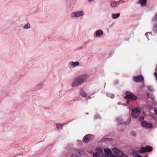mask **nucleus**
Here are the masks:
<instances>
[{"label":"nucleus","mask_w":157,"mask_h":157,"mask_svg":"<svg viewBox=\"0 0 157 157\" xmlns=\"http://www.w3.org/2000/svg\"><path fill=\"white\" fill-rule=\"evenodd\" d=\"M100 117H99V116L98 115H96L94 117V119H100Z\"/></svg>","instance_id":"393cba45"},{"label":"nucleus","mask_w":157,"mask_h":157,"mask_svg":"<svg viewBox=\"0 0 157 157\" xmlns=\"http://www.w3.org/2000/svg\"><path fill=\"white\" fill-rule=\"evenodd\" d=\"M147 0H139L138 3L140 4L142 7H144L146 6Z\"/></svg>","instance_id":"ddd939ff"},{"label":"nucleus","mask_w":157,"mask_h":157,"mask_svg":"<svg viewBox=\"0 0 157 157\" xmlns=\"http://www.w3.org/2000/svg\"><path fill=\"white\" fill-rule=\"evenodd\" d=\"M89 78V75L88 74L79 75L74 78L71 83V86L72 88L77 87L82 84Z\"/></svg>","instance_id":"f257e3e1"},{"label":"nucleus","mask_w":157,"mask_h":157,"mask_svg":"<svg viewBox=\"0 0 157 157\" xmlns=\"http://www.w3.org/2000/svg\"><path fill=\"white\" fill-rule=\"evenodd\" d=\"M145 36L147 37V38H148V40H149V38L147 37V36H151V34L149 32L145 34Z\"/></svg>","instance_id":"b1692460"},{"label":"nucleus","mask_w":157,"mask_h":157,"mask_svg":"<svg viewBox=\"0 0 157 157\" xmlns=\"http://www.w3.org/2000/svg\"><path fill=\"white\" fill-rule=\"evenodd\" d=\"M141 124L142 126L147 128H152V124L151 123H148L146 121L142 122L141 123Z\"/></svg>","instance_id":"9b49d317"},{"label":"nucleus","mask_w":157,"mask_h":157,"mask_svg":"<svg viewBox=\"0 0 157 157\" xmlns=\"http://www.w3.org/2000/svg\"><path fill=\"white\" fill-rule=\"evenodd\" d=\"M134 157H142L140 155H137L136 156H134Z\"/></svg>","instance_id":"f704fd0d"},{"label":"nucleus","mask_w":157,"mask_h":157,"mask_svg":"<svg viewBox=\"0 0 157 157\" xmlns=\"http://www.w3.org/2000/svg\"><path fill=\"white\" fill-rule=\"evenodd\" d=\"M104 35L103 31L100 29L96 30L94 33V36L96 38H100Z\"/></svg>","instance_id":"0eeeda50"},{"label":"nucleus","mask_w":157,"mask_h":157,"mask_svg":"<svg viewBox=\"0 0 157 157\" xmlns=\"http://www.w3.org/2000/svg\"><path fill=\"white\" fill-rule=\"evenodd\" d=\"M129 102V101L128 100V101H127V103H128Z\"/></svg>","instance_id":"58836bf2"},{"label":"nucleus","mask_w":157,"mask_h":157,"mask_svg":"<svg viewBox=\"0 0 157 157\" xmlns=\"http://www.w3.org/2000/svg\"><path fill=\"white\" fill-rule=\"evenodd\" d=\"M134 81L136 82H140L141 81L143 80V77L141 75L138 76L133 77Z\"/></svg>","instance_id":"f8f14e48"},{"label":"nucleus","mask_w":157,"mask_h":157,"mask_svg":"<svg viewBox=\"0 0 157 157\" xmlns=\"http://www.w3.org/2000/svg\"><path fill=\"white\" fill-rule=\"evenodd\" d=\"M154 112L157 115V108L154 109Z\"/></svg>","instance_id":"c756f323"},{"label":"nucleus","mask_w":157,"mask_h":157,"mask_svg":"<svg viewBox=\"0 0 157 157\" xmlns=\"http://www.w3.org/2000/svg\"><path fill=\"white\" fill-rule=\"evenodd\" d=\"M92 136L91 135H88L86 136L84 138L83 142L85 143L88 142L90 140V138L88 137H91Z\"/></svg>","instance_id":"2eb2a0df"},{"label":"nucleus","mask_w":157,"mask_h":157,"mask_svg":"<svg viewBox=\"0 0 157 157\" xmlns=\"http://www.w3.org/2000/svg\"><path fill=\"white\" fill-rule=\"evenodd\" d=\"M117 2L118 4V5L119 4H122V3H124V2H125V1H124L122 0H121L118 1H117Z\"/></svg>","instance_id":"5701e85b"},{"label":"nucleus","mask_w":157,"mask_h":157,"mask_svg":"<svg viewBox=\"0 0 157 157\" xmlns=\"http://www.w3.org/2000/svg\"><path fill=\"white\" fill-rule=\"evenodd\" d=\"M31 28L30 24L29 23H27L24 24L23 26V29L25 30L30 29Z\"/></svg>","instance_id":"4468645a"},{"label":"nucleus","mask_w":157,"mask_h":157,"mask_svg":"<svg viewBox=\"0 0 157 157\" xmlns=\"http://www.w3.org/2000/svg\"><path fill=\"white\" fill-rule=\"evenodd\" d=\"M126 94L125 98L127 99H131L134 100L136 99V97L130 92H128L126 93Z\"/></svg>","instance_id":"6e6552de"},{"label":"nucleus","mask_w":157,"mask_h":157,"mask_svg":"<svg viewBox=\"0 0 157 157\" xmlns=\"http://www.w3.org/2000/svg\"><path fill=\"white\" fill-rule=\"evenodd\" d=\"M123 157H128V156H127V155H126V156H123Z\"/></svg>","instance_id":"4c0bfd02"},{"label":"nucleus","mask_w":157,"mask_h":157,"mask_svg":"<svg viewBox=\"0 0 157 157\" xmlns=\"http://www.w3.org/2000/svg\"><path fill=\"white\" fill-rule=\"evenodd\" d=\"M128 120V121H129V122H130V120Z\"/></svg>","instance_id":"ea45409f"},{"label":"nucleus","mask_w":157,"mask_h":157,"mask_svg":"<svg viewBox=\"0 0 157 157\" xmlns=\"http://www.w3.org/2000/svg\"><path fill=\"white\" fill-rule=\"evenodd\" d=\"M157 19V14L155 15V17L153 18V21H154Z\"/></svg>","instance_id":"cd10ccee"},{"label":"nucleus","mask_w":157,"mask_h":157,"mask_svg":"<svg viewBox=\"0 0 157 157\" xmlns=\"http://www.w3.org/2000/svg\"><path fill=\"white\" fill-rule=\"evenodd\" d=\"M80 95L83 97H86L87 96L86 93L84 91H82L81 92Z\"/></svg>","instance_id":"a211bd4d"},{"label":"nucleus","mask_w":157,"mask_h":157,"mask_svg":"<svg viewBox=\"0 0 157 157\" xmlns=\"http://www.w3.org/2000/svg\"><path fill=\"white\" fill-rule=\"evenodd\" d=\"M84 15V11L80 10L72 12L71 13L70 16L72 18H79L83 16Z\"/></svg>","instance_id":"f03ea898"},{"label":"nucleus","mask_w":157,"mask_h":157,"mask_svg":"<svg viewBox=\"0 0 157 157\" xmlns=\"http://www.w3.org/2000/svg\"><path fill=\"white\" fill-rule=\"evenodd\" d=\"M155 29H157V24H156L155 26Z\"/></svg>","instance_id":"c9c22d12"},{"label":"nucleus","mask_w":157,"mask_h":157,"mask_svg":"<svg viewBox=\"0 0 157 157\" xmlns=\"http://www.w3.org/2000/svg\"><path fill=\"white\" fill-rule=\"evenodd\" d=\"M117 121L119 125L123 124L122 120L121 118H118L117 119Z\"/></svg>","instance_id":"6ab92c4d"},{"label":"nucleus","mask_w":157,"mask_h":157,"mask_svg":"<svg viewBox=\"0 0 157 157\" xmlns=\"http://www.w3.org/2000/svg\"><path fill=\"white\" fill-rule=\"evenodd\" d=\"M131 134L132 136H136V133L133 131H132L131 132Z\"/></svg>","instance_id":"a878e982"},{"label":"nucleus","mask_w":157,"mask_h":157,"mask_svg":"<svg viewBox=\"0 0 157 157\" xmlns=\"http://www.w3.org/2000/svg\"><path fill=\"white\" fill-rule=\"evenodd\" d=\"M104 151L105 155H104V157H118L112 153L111 150L108 148L104 149Z\"/></svg>","instance_id":"20e7f679"},{"label":"nucleus","mask_w":157,"mask_h":157,"mask_svg":"<svg viewBox=\"0 0 157 157\" xmlns=\"http://www.w3.org/2000/svg\"><path fill=\"white\" fill-rule=\"evenodd\" d=\"M95 150L97 152L93 154V157H104L102 149L101 148H97L95 149Z\"/></svg>","instance_id":"39448f33"},{"label":"nucleus","mask_w":157,"mask_h":157,"mask_svg":"<svg viewBox=\"0 0 157 157\" xmlns=\"http://www.w3.org/2000/svg\"><path fill=\"white\" fill-rule=\"evenodd\" d=\"M144 118L142 117L139 118V120L141 121L144 120Z\"/></svg>","instance_id":"c85d7f7f"},{"label":"nucleus","mask_w":157,"mask_h":157,"mask_svg":"<svg viewBox=\"0 0 157 157\" xmlns=\"http://www.w3.org/2000/svg\"><path fill=\"white\" fill-rule=\"evenodd\" d=\"M95 0H87L89 2H93Z\"/></svg>","instance_id":"2f4dec72"},{"label":"nucleus","mask_w":157,"mask_h":157,"mask_svg":"<svg viewBox=\"0 0 157 157\" xmlns=\"http://www.w3.org/2000/svg\"><path fill=\"white\" fill-rule=\"evenodd\" d=\"M112 8H115L118 6V4L117 2H113L110 4Z\"/></svg>","instance_id":"f3484780"},{"label":"nucleus","mask_w":157,"mask_h":157,"mask_svg":"<svg viewBox=\"0 0 157 157\" xmlns=\"http://www.w3.org/2000/svg\"><path fill=\"white\" fill-rule=\"evenodd\" d=\"M64 124H56V126L57 127V128L58 129L61 128H62Z\"/></svg>","instance_id":"412c9836"},{"label":"nucleus","mask_w":157,"mask_h":157,"mask_svg":"<svg viewBox=\"0 0 157 157\" xmlns=\"http://www.w3.org/2000/svg\"><path fill=\"white\" fill-rule=\"evenodd\" d=\"M148 90L150 91H152V88L151 87L149 86L148 87Z\"/></svg>","instance_id":"bb28decb"},{"label":"nucleus","mask_w":157,"mask_h":157,"mask_svg":"<svg viewBox=\"0 0 157 157\" xmlns=\"http://www.w3.org/2000/svg\"><path fill=\"white\" fill-rule=\"evenodd\" d=\"M131 153L132 155H137L138 153H140L139 152V151H136L133 150L132 151Z\"/></svg>","instance_id":"aec40b11"},{"label":"nucleus","mask_w":157,"mask_h":157,"mask_svg":"<svg viewBox=\"0 0 157 157\" xmlns=\"http://www.w3.org/2000/svg\"><path fill=\"white\" fill-rule=\"evenodd\" d=\"M155 75L156 78L157 79V73H156V72H155Z\"/></svg>","instance_id":"72a5a7b5"},{"label":"nucleus","mask_w":157,"mask_h":157,"mask_svg":"<svg viewBox=\"0 0 157 157\" xmlns=\"http://www.w3.org/2000/svg\"><path fill=\"white\" fill-rule=\"evenodd\" d=\"M71 157H78V156L75 155H71Z\"/></svg>","instance_id":"7c9ffc66"},{"label":"nucleus","mask_w":157,"mask_h":157,"mask_svg":"<svg viewBox=\"0 0 157 157\" xmlns=\"http://www.w3.org/2000/svg\"><path fill=\"white\" fill-rule=\"evenodd\" d=\"M120 16V13H113L111 15V17L113 19H116L118 18Z\"/></svg>","instance_id":"dca6fc26"},{"label":"nucleus","mask_w":157,"mask_h":157,"mask_svg":"<svg viewBox=\"0 0 157 157\" xmlns=\"http://www.w3.org/2000/svg\"><path fill=\"white\" fill-rule=\"evenodd\" d=\"M153 148L152 147L149 146H147L145 147H142L140 150H139V152L140 153H144L145 152H151Z\"/></svg>","instance_id":"423d86ee"},{"label":"nucleus","mask_w":157,"mask_h":157,"mask_svg":"<svg viewBox=\"0 0 157 157\" xmlns=\"http://www.w3.org/2000/svg\"><path fill=\"white\" fill-rule=\"evenodd\" d=\"M147 96L148 98L149 97V94H147Z\"/></svg>","instance_id":"e433bc0d"},{"label":"nucleus","mask_w":157,"mask_h":157,"mask_svg":"<svg viewBox=\"0 0 157 157\" xmlns=\"http://www.w3.org/2000/svg\"><path fill=\"white\" fill-rule=\"evenodd\" d=\"M140 113V112L139 109L137 108H136L132 111V117L133 118H137L139 115Z\"/></svg>","instance_id":"1a4fd4ad"},{"label":"nucleus","mask_w":157,"mask_h":157,"mask_svg":"<svg viewBox=\"0 0 157 157\" xmlns=\"http://www.w3.org/2000/svg\"><path fill=\"white\" fill-rule=\"evenodd\" d=\"M107 96L109 97H110L111 98H112L114 97L113 95L110 93H107Z\"/></svg>","instance_id":"4be33fe9"},{"label":"nucleus","mask_w":157,"mask_h":157,"mask_svg":"<svg viewBox=\"0 0 157 157\" xmlns=\"http://www.w3.org/2000/svg\"><path fill=\"white\" fill-rule=\"evenodd\" d=\"M79 62L78 61H71L69 63L70 67L72 68H75L78 67L79 66Z\"/></svg>","instance_id":"9d476101"},{"label":"nucleus","mask_w":157,"mask_h":157,"mask_svg":"<svg viewBox=\"0 0 157 157\" xmlns=\"http://www.w3.org/2000/svg\"><path fill=\"white\" fill-rule=\"evenodd\" d=\"M43 85V84L42 83H39L38 84L39 86H42Z\"/></svg>","instance_id":"473e14b6"},{"label":"nucleus","mask_w":157,"mask_h":157,"mask_svg":"<svg viewBox=\"0 0 157 157\" xmlns=\"http://www.w3.org/2000/svg\"><path fill=\"white\" fill-rule=\"evenodd\" d=\"M112 151L114 155H117L118 157H123L126 156V154L123 153L120 150L116 147H113Z\"/></svg>","instance_id":"7ed1b4c3"}]
</instances>
